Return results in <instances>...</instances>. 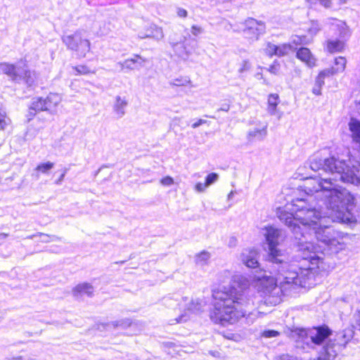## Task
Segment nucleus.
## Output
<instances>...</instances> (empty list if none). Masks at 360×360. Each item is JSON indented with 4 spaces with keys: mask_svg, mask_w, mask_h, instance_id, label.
I'll list each match as a JSON object with an SVG mask.
<instances>
[{
    "mask_svg": "<svg viewBox=\"0 0 360 360\" xmlns=\"http://www.w3.org/2000/svg\"><path fill=\"white\" fill-rule=\"evenodd\" d=\"M271 73L277 75L280 70V64L277 61H274L272 65L267 69Z\"/></svg>",
    "mask_w": 360,
    "mask_h": 360,
    "instance_id": "58836bf2",
    "label": "nucleus"
},
{
    "mask_svg": "<svg viewBox=\"0 0 360 360\" xmlns=\"http://www.w3.org/2000/svg\"><path fill=\"white\" fill-rule=\"evenodd\" d=\"M266 135V127H264L261 129H255L253 130H250L248 134V139L250 141H253L255 139L258 140L263 139Z\"/></svg>",
    "mask_w": 360,
    "mask_h": 360,
    "instance_id": "5701e85b",
    "label": "nucleus"
},
{
    "mask_svg": "<svg viewBox=\"0 0 360 360\" xmlns=\"http://www.w3.org/2000/svg\"><path fill=\"white\" fill-rule=\"evenodd\" d=\"M38 235L41 237V241L42 243H48L51 240H54V239L56 238L54 236H50L44 233H39Z\"/></svg>",
    "mask_w": 360,
    "mask_h": 360,
    "instance_id": "a19ab883",
    "label": "nucleus"
},
{
    "mask_svg": "<svg viewBox=\"0 0 360 360\" xmlns=\"http://www.w3.org/2000/svg\"><path fill=\"white\" fill-rule=\"evenodd\" d=\"M74 70L77 72L76 75H87L89 73H94L86 65H78L74 68Z\"/></svg>",
    "mask_w": 360,
    "mask_h": 360,
    "instance_id": "72a5a7b5",
    "label": "nucleus"
},
{
    "mask_svg": "<svg viewBox=\"0 0 360 360\" xmlns=\"http://www.w3.org/2000/svg\"><path fill=\"white\" fill-rule=\"evenodd\" d=\"M54 166V164L51 162H47L46 163L39 164L35 169V170L38 172H41L42 174H47L50 169H51Z\"/></svg>",
    "mask_w": 360,
    "mask_h": 360,
    "instance_id": "cd10ccee",
    "label": "nucleus"
},
{
    "mask_svg": "<svg viewBox=\"0 0 360 360\" xmlns=\"http://www.w3.org/2000/svg\"><path fill=\"white\" fill-rule=\"evenodd\" d=\"M66 172H67V169H65L63 171V172L62 173V174L60 175V176L59 177V179L56 181V183L57 184H61V182L63 181V179H64V177L65 176Z\"/></svg>",
    "mask_w": 360,
    "mask_h": 360,
    "instance_id": "3c124183",
    "label": "nucleus"
},
{
    "mask_svg": "<svg viewBox=\"0 0 360 360\" xmlns=\"http://www.w3.org/2000/svg\"><path fill=\"white\" fill-rule=\"evenodd\" d=\"M297 57L300 60L305 63L309 67H314L316 65V58L313 56L311 51L307 48H300L297 51Z\"/></svg>",
    "mask_w": 360,
    "mask_h": 360,
    "instance_id": "f3484780",
    "label": "nucleus"
},
{
    "mask_svg": "<svg viewBox=\"0 0 360 360\" xmlns=\"http://www.w3.org/2000/svg\"><path fill=\"white\" fill-rule=\"evenodd\" d=\"M255 77L258 79H262L263 78V76L261 72H258L255 75Z\"/></svg>",
    "mask_w": 360,
    "mask_h": 360,
    "instance_id": "4d7b16f0",
    "label": "nucleus"
},
{
    "mask_svg": "<svg viewBox=\"0 0 360 360\" xmlns=\"http://www.w3.org/2000/svg\"><path fill=\"white\" fill-rule=\"evenodd\" d=\"M240 259L249 268H256L258 266V254L255 250H244L240 255Z\"/></svg>",
    "mask_w": 360,
    "mask_h": 360,
    "instance_id": "9b49d317",
    "label": "nucleus"
},
{
    "mask_svg": "<svg viewBox=\"0 0 360 360\" xmlns=\"http://www.w3.org/2000/svg\"><path fill=\"white\" fill-rule=\"evenodd\" d=\"M139 36L141 39L153 38L155 40H161L164 38L165 35L161 27L155 25H151L145 33L141 32Z\"/></svg>",
    "mask_w": 360,
    "mask_h": 360,
    "instance_id": "ddd939ff",
    "label": "nucleus"
},
{
    "mask_svg": "<svg viewBox=\"0 0 360 360\" xmlns=\"http://www.w3.org/2000/svg\"><path fill=\"white\" fill-rule=\"evenodd\" d=\"M202 28L197 25H193L191 27V33L195 36H198V34L202 33Z\"/></svg>",
    "mask_w": 360,
    "mask_h": 360,
    "instance_id": "c03bdc74",
    "label": "nucleus"
},
{
    "mask_svg": "<svg viewBox=\"0 0 360 360\" xmlns=\"http://www.w3.org/2000/svg\"><path fill=\"white\" fill-rule=\"evenodd\" d=\"M233 195H234V192L233 191H231L229 193V194L228 195V200H231L233 198Z\"/></svg>",
    "mask_w": 360,
    "mask_h": 360,
    "instance_id": "13d9d810",
    "label": "nucleus"
},
{
    "mask_svg": "<svg viewBox=\"0 0 360 360\" xmlns=\"http://www.w3.org/2000/svg\"><path fill=\"white\" fill-rule=\"evenodd\" d=\"M127 105L128 102L125 97H122L120 96H115L112 109L117 118H121L124 115L125 108Z\"/></svg>",
    "mask_w": 360,
    "mask_h": 360,
    "instance_id": "dca6fc26",
    "label": "nucleus"
},
{
    "mask_svg": "<svg viewBox=\"0 0 360 360\" xmlns=\"http://www.w3.org/2000/svg\"><path fill=\"white\" fill-rule=\"evenodd\" d=\"M336 73H338V72H336V70L335 69L334 67H332L330 68L326 69L321 71L319 74L322 75L323 77H326L328 76L333 75Z\"/></svg>",
    "mask_w": 360,
    "mask_h": 360,
    "instance_id": "ea45409f",
    "label": "nucleus"
},
{
    "mask_svg": "<svg viewBox=\"0 0 360 360\" xmlns=\"http://www.w3.org/2000/svg\"><path fill=\"white\" fill-rule=\"evenodd\" d=\"M219 179V175L217 173L212 172L209 174L205 178V184L207 186H210L215 183Z\"/></svg>",
    "mask_w": 360,
    "mask_h": 360,
    "instance_id": "f704fd0d",
    "label": "nucleus"
},
{
    "mask_svg": "<svg viewBox=\"0 0 360 360\" xmlns=\"http://www.w3.org/2000/svg\"><path fill=\"white\" fill-rule=\"evenodd\" d=\"M252 65L248 60H243L239 65L238 72L240 77H243L244 74L251 69Z\"/></svg>",
    "mask_w": 360,
    "mask_h": 360,
    "instance_id": "a878e982",
    "label": "nucleus"
},
{
    "mask_svg": "<svg viewBox=\"0 0 360 360\" xmlns=\"http://www.w3.org/2000/svg\"><path fill=\"white\" fill-rule=\"evenodd\" d=\"M144 62V59H143L141 56L136 55L134 58L127 59L124 62L119 63V64L120 65L122 69L132 70L135 69H139L140 68L143 67Z\"/></svg>",
    "mask_w": 360,
    "mask_h": 360,
    "instance_id": "2eb2a0df",
    "label": "nucleus"
},
{
    "mask_svg": "<svg viewBox=\"0 0 360 360\" xmlns=\"http://www.w3.org/2000/svg\"><path fill=\"white\" fill-rule=\"evenodd\" d=\"M62 41L68 49L75 51L79 58H84L90 51L91 43L81 30L76 31L73 34L63 35Z\"/></svg>",
    "mask_w": 360,
    "mask_h": 360,
    "instance_id": "20e7f679",
    "label": "nucleus"
},
{
    "mask_svg": "<svg viewBox=\"0 0 360 360\" xmlns=\"http://www.w3.org/2000/svg\"><path fill=\"white\" fill-rule=\"evenodd\" d=\"M320 30L319 25L317 22L312 21L311 27L309 28L308 32L311 35H315Z\"/></svg>",
    "mask_w": 360,
    "mask_h": 360,
    "instance_id": "c9c22d12",
    "label": "nucleus"
},
{
    "mask_svg": "<svg viewBox=\"0 0 360 360\" xmlns=\"http://www.w3.org/2000/svg\"><path fill=\"white\" fill-rule=\"evenodd\" d=\"M182 301L185 303L186 307L185 309L186 311L174 320H171L169 321L170 325L186 322L188 319L187 311L198 313L202 310V308L204 306V302L199 299L188 300V298L184 297L182 298Z\"/></svg>",
    "mask_w": 360,
    "mask_h": 360,
    "instance_id": "423d86ee",
    "label": "nucleus"
},
{
    "mask_svg": "<svg viewBox=\"0 0 360 360\" xmlns=\"http://www.w3.org/2000/svg\"><path fill=\"white\" fill-rule=\"evenodd\" d=\"M260 312H250L248 314L246 317V322L248 324H252L254 321L257 319Z\"/></svg>",
    "mask_w": 360,
    "mask_h": 360,
    "instance_id": "e433bc0d",
    "label": "nucleus"
},
{
    "mask_svg": "<svg viewBox=\"0 0 360 360\" xmlns=\"http://www.w3.org/2000/svg\"><path fill=\"white\" fill-rule=\"evenodd\" d=\"M320 4L326 8L331 6V0H319Z\"/></svg>",
    "mask_w": 360,
    "mask_h": 360,
    "instance_id": "de8ad7c7",
    "label": "nucleus"
},
{
    "mask_svg": "<svg viewBox=\"0 0 360 360\" xmlns=\"http://www.w3.org/2000/svg\"><path fill=\"white\" fill-rule=\"evenodd\" d=\"M277 49V45L271 44L270 42L267 43L266 48L264 49V51L266 55L269 56H276Z\"/></svg>",
    "mask_w": 360,
    "mask_h": 360,
    "instance_id": "473e14b6",
    "label": "nucleus"
},
{
    "mask_svg": "<svg viewBox=\"0 0 360 360\" xmlns=\"http://www.w3.org/2000/svg\"><path fill=\"white\" fill-rule=\"evenodd\" d=\"M190 82V80L187 77H181L173 79L170 82V84L173 86H185Z\"/></svg>",
    "mask_w": 360,
    "mask_h": 360,
    "instance_id": "2f4dec72",
    "label": "nucleus"
},
{
    "mask_svg": "<svg viewBox=\"0 0 360 360\" xmlns=\"http://www.w3.org/2000/svg\"><path fill=\"white\" fill-rule=\"evenodd\" d=\"M206 188H207V186L205 183L202 184L199 182L196 184V185L195 186V189L198 193L204 192Z\"/></svg>",
    "mask_w": 360,
    "mask_h": 360,
    "instance_id": "37998d69",
    "label": "nucleus"
},
{
    "mask_svg": "<svg viewBox=\"0 0 360 360\" xmlns=\"http://www.w3.org/2000/svg\"><path fill=\"white\" fill-rule=\"evenodd\" d=\"M8 236V234L7 233H0V240H4L6 238H7Z\"/></svg>",
    "mask_w": 360,
    "mask_h": 360,
    "instance_id": "6e6d98bb",
    "label": "nucleus"
},
{
    "mask_svg": "<svg viewBox=\"0 0 360 360\" xmlns=\"http://www.w3.org/2000/svg\"><path fill=\"white\" fill-rule=\"evenodd\" d=\"M9 124L10 119L6 116V112L0 109V129H4Z\"/></svg>",
    "mask_w": 360,
    "mask_h": 360,
    "instance_id": "c756f323",
    "label": "nucleus"
},
{
    "mask_svg": "<svg viewBox=\"0 0 360 360\" xmlns=\"http://www.w3.org/2000/svg\"><path fill=\"white\" fill-rule=\"evenodd\" d=\"M335 67L334 68L336 70V72H343L346 65V59L344 57H338L335 60Z\"/></svg>",
    "mask_w": 360,
    "mask_h": 360,
    "instance_id": "c85d7f7f",
    "label": "nucleus"
},
{
    "mask_svg": "<svg viewBox=\"0 0 360 360\" xmlns=\"http://www.w3.org/2000/svg\"><path fill=\"white\" fill-rule=\"evenodd\" d=\"M131 320L129 319H124L120 321H113L110 323L108 324V327L112 326L113 328H126L131 326Z\"/></svg>",
    "mask_w": 360,
    "mask_h": 360,
    "instance_id": "bb28decb",
    "label": "nucleus"
},
{
    "mask_svg": "<svg viewBox=\"0 0 360 360\" xmlns=\"http://www.w3.org/2000/svg\"><path fill=\"white\" fill-rule=\"evenodd\" d=\"M230 109V105L229 103H224L221 105L218 111L228 112Z\"/></svg>",
    "mask_w": 360,
    "mask_h": 360,
    "instance_id": "09e8293b",
    "label": "nucleus"
},
{
    "mask_svg": "<svg viewBox=\"0 0 360 360\" xmlns=\"http://www.w3.org/2000/svg\"><path fill=\"white\" fill-rule=\"evenodd\" d=\"M206 122H207V120H202V119H199L197 122H195L193 124H192L191 127L193 129H195V128L200 127V125H202L203 124H205Z\"/></svg>",
    "mask_w": 360,
    "mask_h": 360,
    "instance_id": "49530a36",
    "label": "nucleus"
},
{
    "mask_svg": "<svg viewBox=\"0 0 360 360\" xmlns=\"http://www.w3.org/2000/svg\"><path fill=\"white\" fill-rule=\"evenodd\" d=\"M321 86H319L318 85L315 84L312 89V91L315 95H321Z\"/></svg>",
    "mask_w": 360,
    "mask_h": 360,
    "instance_id": "8fccbe9b",
    "label": "nucleus"
},
{
    "mask_svg": "<svg viewBox=\"0 0 360 360\" xmlns=\"http://www.w3.org/2000/svg\"><path fill=\"white\" fill-rule=\"evenodd\" d=\"M354 332L352 329H345L336 335L335 342L339 347H345L347 342L353 338Z\"/></svg>",
    "mask_w": 360,
    "mask_h": 360,
    "instance_id": "6ab92c4d",
    "label": "nucleus"
},
{
    "mask_svg": "<svg viewBox=\"0 0 360 360\" xmlns=\"http://www.w3.org/2000/svg\"><path fill=\"white\" fill-rule=\"evenodd\" d=\"M161 184L164 186H169L174 184V180L172 177L167 176L161 179Z\"/></svg>",
    "mask_w": 360,
    "mask_h": 360,
    "instance_id": "79ce46f5",
    "label": "nucleus"
},
{
    "mask_svg": "<svg viewBox=\"0 0 360 360\" xmlns=\"http://www.w3.org/2000/svg\"><path fill=\"white\" fill-rule=\"evenodd\" d=\"M37 235H32V236H29L27 237V238H29V239H32L34 238V237H36Z\"/></svg>",
    "mask_w": 360,
    "mask_h": 360,
    "instance_id": "052dcab7",
    "label": "nucleus"
},
{
    "mask_svg": "<svg viewBox=\"0 0 360 360\" xmlns=\"http://www.w3.org/2000/svg\"><path fill=\"white\" fill-rule=\"evenodd\" d=\"M188 36H189L188 32L186 33V35L182 36L179 39L169 38V44L174 52L183 59H187L190 55V52L185 46V41Z\"/></svg>",
    "mask_w": 360,
    "mask_h": 360,
    "instance_id": "9d476101",
    "label": "nucleus"
},
{
    "mask_svg": "<svg viewBox=\"0 0 360 360\" xmlns=\"http://www.w3.org/2000/svg\"><path fill=\"white\" fill-rule=\"evenodd\" d=\"M329 30L328 37L345 38L348 34V30L345 22L338 19H329L328 22Z\"/></svg>",
    "mask_w": 360,
    "mask_h": 360,
    "instance_id": "6e6552de",
    "label": "nucleus"
},
{
    "mask_svg": "<svg viewBox=\"0 0 360 360\" xmlns=\"http://www.w3.org/2000/svg\"><path fill=\"white\" fill-rule=\"evenodd\" d=\"M324 78L322 75L319 74L318 77L316 79L315 84L318 85L319 86L322 87V86L324 84Z\"/></svg>",
    "mask_w": 360,
    "mask_h": 360,
    "instance_id": "a18cd8bd",
    "label": "nucleus"
},
{
    "mask_svg": "<svg viewBox=\"0 0 360 360\" xmlns=\"http://www.w3.org/2000/svg\"><path fill=\"white\" fill-rule=\"evenodd\" d=\"M292 46L288 44L277 46L276 56L278 57L288 55L292 51Z\"/></svg>",
    "mask_w": 360,
    "mask_h": 360,
    "instance_id": "b1692460",
    "label": "nucleus"
},
{
    "mask_svg": "<svg viewBox=\"0 0 360 360\" xmlns=\"http://www.w3.org/2000/svg\"><path fill=\"white\" fill-rule=\"evenodd\" d=\"M6 360H23V356H18L10 357V358H7Z\"/></svg>",
    "mask_w": 360,
    "mask_h": 360,
    "instance_id": "864d4df0",
    "label": "nucleus"
},
{
    "mask_svg": "<svg viewBox=\"0 0 360 360\" xmlns=\"http://www.w3.org/2000/svg\"><path fill=\"white\" fill-rule=\"evenodd\" d=\"M210 258V254L207 251H202L195 257V262L197 264L203 266L207 263Z\"/></svg>",
    "mask_w": 360,
    "mask_h": 360,
    "instance_id": "393cba45",
    "label": "nucleus"
},
{
    "mask_svg": "<svg viewBox=\"0 0 360 360\" xmlns=\"http://www.w3.org/2000/svg\"><path fill=\"white\" fill-rule=\"evenodd\" d=\"M243 32L245 37L251 40H257L259 35L265 31V25L262 21L254 18H248L243 23Z\"/></svg>",
    "mask_w": 360,
    "mask_h": 360,
    "instance_id": "39448f33",
    "label": "nucleus"
},
{
    "mask_svg": "<svg viewBox=\"0 0 360 360\" xmlns=\"http://www.w3.org/2000/svg\"><path fill=\"white\" fill-rule=\"evenodd\" d=\"M307 334L306 340H310L315 345H321L330 335L331 330L326 326L315 327L310 329ZM308 344V342L307 341Z\"/></svg>",
    "mask_w": 360,
    "mask_h": 360,
    "instance_id": "0eeeda50",
    "label": "nucleus"
},
{
    "mask_svg": "<svg viewBox=\"0 0 360 360\" xmlns=\"http://www.w3.org/2000/svg\"><path fill=\"white\" fill-rule=\"evenodd\" d=\"M163 302L167 307H175L176 306L182 305V304L179 303L178 298H174L172 297L164 298Z\"/></svg>",
    "mask_w": 360,
    "mask_h": 360,
    "instance_id": "7c9ffc66",
    "label": "nucleus"
},
{
    "mask_svg": "<svg viewBox=\"0 0 360 360\" xmlns=\"http://www.w3.org/2000/svg\"><path fill=\"white\" fill-rule=\"evenodd\" d=\"M341 347H339L337 342H335V341L333 342L331 340H329L320 352L319 357L316 359L310 360H335Z\"/></svg>",
    "mask_w": 360,
    "mask_h": 360,
    "instance_id": "1a4fd4ad",
    "label": "nucleus"
},
{
    "mask_svg": "<svg viewBox=\"0 0 360 360\" xmlns=\"http://www.w3.org/2000/svg\"><path fill=\"white\" fill-rule=\"evenodd\" d=\"M343 39L344 38L338 39L328 37L326 44V50L330 53L342 51L345 46Z\"/></svg>",
    "mask_w": 360,
    "mask_h": 360,
    "instance_id": "a211bd4d",
    "label": "nucleus"
},
{
    "mask_svg": "<svg viewBox=\"0 0 360 360\" xmlns=\"http://www.w3.org/2000/svg\"><path fill=\"white\" fill-rule=\"evenodd\" d=\"M306 165L313 171L330 173L333 177L310 178L304 184L308 198H297L279 212L281 221L288 226L297 240L298 255L288 260L277 245L284 238L282 230L269 226L262 234L268 244L267 260L272 270L266 275H255L265 302L279 304L282 295L296 292L300 287L310 285L320 271L324 270L322 255L336 254L343 248L338 233L331 226L335 221H350L354 207V197L338 182L360 186V161L349 157L348 161L334 156L323 158L313 155Z\"/></svg>",
    "mask_w": 360,
    "mask_h": 360,
    "instance_id": "f257e3e1",
    "label": "nucleus"
},
{
    "mask_svg": "<svg viewBox=\"0 0 360 360\" xmlns=\"http://www.w3.org/2000/svg\"><path fill=\"white\" fill-rule=\"evenodd\" d=\"M30 114L34 116L37 112L47 111L44 98L39 97L33 99L30 107Z\"/></svg>",
    "mask_w": 360,
    "mask_h": 360,
    "instance_id": "412c9836",
    "label": "nucleus"
},
{
    "mask_svg": "<svg viewBox=\"0 0 360 360\" xmlns=\"http://www.w3.org/2000/svg\"><path fill=\"white\" fill-rule=\"evenodd\" d=\"M236 239L234 237H231L229 240V245H234L236 244Z\"/></svg>",
    "mask_w": 360,
    "mask_h": 360,
    "instance_id": "5fc2aeb1",
    "label": "nucleus"
},
{
    "mask_svg": "<svg viewBox=\"0 0 360 360\" xmlns=\"http://www.w3.org/2000/svg\"><path fill=\"white\" fill-rule=\"evenodd\" d=\"M23 360H36V359L34 357H32V356H27V357L23 356Z\"/></svg>",
    "mask_w": 360,
    "mask_h": 360,
    "instance_id": "bf43d9fd",
    "label": "nucleus"
},
{
    "mask_svg": "<svg viewBox=\"0 0 360 360\" xmlns=\"http://www.w3.org/2000/svg\"><path fill=\"white\" fill-rule=\"evenodd\" d=\"M0 73L7 75L15 82L24 80L29 86H31L34 81L33 74L27 70V65L23 62H18L16 65L1 63Z\"/></svg>",
    "mask_w": 360,
    "mask_h": 360,
    "instance_id": "7ed1b4c3",
    "label": "nucleus"
},
{
    "mask_svg": "<svg viewBox=\"0 0 360 360\" xmlns=\"http://www.w3.org/2000/svg\"><path fill=\"white\" fill-rule=\"evenodd\" d=\"M279 103V96L276 94H271L268 98V108L269 113L271 115H276L277 105Z\"/></svg>",
    "mask_w": 360,
    "mask_h": 360,
    "instance_id": "4be33fe9",
    "label": "nucleus"
},
{
    "mask_svg": "<svg viewBox=\"0 0 360 360\" xmlns=\"http://www.w3.org/2000/svg\"><path fill=\"white\" fill-rule=\"evenodd\" d=\"M340 4H345L347 2V0H339Z\"/></svg>",
    "mask_w": 360,
    "mask_h": 360,
    "instance_id": "680f3d73",
    "label": "nucleus"
},
{
    "mask_svg": "<svg viewBox=\"0 0 360 360\" xmlns=\"http://www.w3.org/2000/svg\"><path fill=\"white\" fill-rule=\"evenodd\" d=\"M348 126L352 142L356 144L360 150V121L356 118L352 117L349 122Z\"/></svg>",
    "mask_w": 360,
    "mask_h": 360,
    "instance_id": "f8f14e48",
    "label": "nucleus"
},
{
    "mask_svg": "<svg viewBox=\"0 0 360 360\" xmlns=\"http://www.w3.org/2000/svg\"><path fill=\"white\" fill-rule=\"evenodd\" d=\"M94 292V287L87 283H83L78 284L76 287L72 290V294L75 297L79 299L84 295H86L88 297L92 296Z\"/></svg>",
    "mask_w": 360,
    "mask_h": 360,
    "instance_id": "4468645a",
    "label": "nucleus"
},
{
    "mask_svg": "<svg viewBox=\"0 0 360 360\" xmlns=\"http://www.w3.org/2000/svg\"><path fill=\"white\" fill-rule=\"evenodd\" d=\"M208 117H211V118H214V117H213V116H208Z\"/></svg>",
    "mask_w": 360,
    "mask_h": 360,
    "instance_id": "e2e57ef3",
    "label": "nucleus"
},
{
    "mask_svg": "<svg viewBox=\"0 0 360 360\" xmlns=\"http://www.w3.org/2000/svg\"><path fill=\"white\" fill-rule=\"evenodd\" d=\"M233 286L228 290L219 291L214 294V302L210 312V319L222 326L233 324L245 317L247 308L253 304L249 290L250 280L242 274L233 276Z\"/></svg>",
    "mask_w": 360,
    "mask_h": 360,
    "instance_id": "f03ea898",
    "label": "nucleus"
},
{
    "mask_svg": "<svg viewBox=\"0 0 360 360\" xmlns=\"http://www.w3.org/2000/svg\"><path fill=\"white\" fill-rule=\"evenodd\" d=\"M278 335L279 332L274 330H266L262 333V336L266 338L277 337Z\"/></svg>",
    "mask_w": 360,
    "mask_h": 360,
    "instance_id": "4c0bfd02",
    "label": "nucleus"
},
{
    "mask_svg": "<svg viewBox=\"0 0 360 360\" xmlns=\"http://www.w3.org/2000/svg\"><path fill=\"white\" fill-rule=\"evenodd\" d=\"M44 101L47 111L52 112L60 103L61 98L57 94H50L46 98H44Z\"/></svg>",
    "mask_w": 360,
    "mask_h": 360,
    "instance_id": "aec40b11",
    "label": "nucleus"
},
{
    "mask_svg": "<svg viewBox=\"0 0 360 360\" xmlns=\"http://www.w3.org/2000/svg\"><path fill=\"white\" fill-rule=\"evenodd\" d=\"M178 15L180 17H186L187 15V11L183 8L179 9Z\"/></svg>",
    "mask_w": 360,
    "mask_h": 360,
    "instance_id": "603ef678",
    "label": "nucleus"
}]
</instances>
